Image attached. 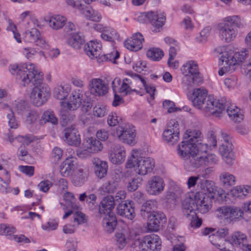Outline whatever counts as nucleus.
<instances>
[{
  "label": "nucleus",
  "instance_id": "obj_5",
  "mask_svg": "<svg viewBox=\"0 0 251 251\" xmlns=\"http://www.w3.org/2000/svg\"><path fill=\"white\" fill-rule=\"evenodd\" d=\"M243 27L240 17L232 16L226 18L224 22L218 25V29L222 39L229 43L237 36L238 29Z\"/></svg>",
  "mask_w": 251,
  "mask_h": 251
},
{
  "label": "nucleus",
  "instance_id": "obj_13",
  "mask_svg": "<svg viewBox=\"0 0 251 251\" xmlns=\"http://www.w3.org/2000/svg\"><path fill=\"white\" fill-rule=\"evenodd\" d=\"M85 100L82 90L76 89L72 92L69 100L67 103L64 101H60V103L64 108L66 106L69 110H75L80 106L82 102H84Z\"/></svg>",
  "mask_w": 251,
  "mask_h": 251
},
{
  "label": "nucleus",
  "instance_id": "obj_35",
  "mask_svg": "<svg viewBox=\"0 0 251 251\" xmlns=\"http://www.w3.org/2000/svg\"><path fill=\"white\" fill-rule=\"evenodd\" d=\"M128 236V232L125 229L116 233V244L120 250L123 249L126 245Z\"/></svg>",
  "mask_w": 251,
  "mask_h": 251
},
{
  "label": "nucleus",
  "instance_id": "obj_27",
  "mask_svg": "<svg viewBox=\"0 0 251 251\" xmlns=\"http://www.w3.org/2000/svg\"><path fill=\"white\" fill-rule=\"evenodd\" d=\"M75 168L74 158H66L60 166V172L64 177L68 176L75 171Z\"/></svg>",
  "mask_w": 251,
  "mask_h": 251
},
{
  "label": "nucleus",
  "instance_id": "obj_25",
  "mask_svg": "<svg viewBox=\"0 0 251 251\" xmlns=\"http://www.w3.org/2000/svg\"><path fill=\"white\" fill-rule=\"evenodd\" d=\"M25 39L29 42L35 43L36 45L42 47L45 44V41L41 36L40 32L36 28H32L25 31Z\"/></svg>",
  "mask_w": 251,
  "mask_h": 251
},
{
  "label": "nucleus",
  "instance_id": "obj_16",
  "mask_svg": "<svg viewBox=\"0 0 251 251\" xmlns=\"http://www.w3.org/2000/svg\"><path fill=\"white\" fill-rule=\"evenodd\" d=\"M89 89L95 96H103L108 91V85L100 78H92L89 82Z\"/></svg>",
  "mask_w": 251,
  "mask_h": 251
},
{
  "label": "nucleus",
  "instance_id": "obj_31",
  "mask_svg": "<svg viewBox=\"0 0 251 251\" xmlns=\"http://www.w3.org/2000/svg\"><path fill=\"white\" fill-rule=\"evenodd\" d=\"M220 183L225 188H229L235 184L236 177L228 172H223L219 175Z\"/></svg>",
  "mask_w": 251,
  "mask_h": 251
},
{
  "label": "nucleus",
  "instance_id": "obj_60",
  "mask_svg": "<svg viewBox=\"0 0 251 251\" xmlns=\"http://www.w3.org/2000/svg\"><path fill=\"white\" fill-rule=\"evenodd\" d=\"M7 119L8 125L11 128H16L18 126V124L16 121L13 111L11 113L7 114Z\"/></svg>",
  "mask_w": 251,
  "mask_h": 251
},
{
  "label": "nucleus",
  "instance_id": "obj_48",
  "mask_svg": "<svg viewBox=\"0 0 251 251\" xmlns=\"http://www.w3.org/2000/svg\"><path fill=\"white\" fill-rule=\"evenodd\" d=\"M102 39L110 42H114L119 37L118 33L112 29H106L103 30L101 34Z\"/></svg>",
  "mask_w": 251,
  "mask_h": 251
},
{
  "label": "nucleus",
  "instance_id": "obj_18",
  "mask_svg": "<svg viewBox=\"0 0 251 251\" xmlns=\"http://www.w3.org/2000/svg\"><path fill=\"white\" fill-rule=\"evenodd\" d=\"M117 210L118 215L129 220H132L135 216L132 201H125L120 203L117 207Z\"/></svg>",
  "mask_w": 251,
  "mask_h": 251
},
{
  "label": "nucleus",
  "instance_id": "obj_43",
  "mask_svg": "<svg viewBox=\"0 0 251 251\" xmlns=\"http://www.w3.org/2000/svg\"><path fill=\"white\" fill-rule=\"evenodd\" d=\"M248 50L245 49L244 51L235 52L234 55L229 54L227 53L226 57H228V60L235 61V65L236 64H240L243 63L244 60L247 58L248 54Z\"/></svg>",
  "mask_w": 251,
  "mask_h": 251
},
{
  "label": "nucleus",
  "instance_id": "obj_33",
  "mask_svg": "<svg viewBox=\"0 0 251 251\" xmlns=\"http://www.w3.org/2000/svg\"><path fill=\"white\" fill-rule=\"evenodd\" d=\"M66 21L64 17L60 15L52 16L49 21V26L52 29L58 30L63 27Z\"/></svg>",
  "mask_w": 251,
  "mask_h": 251
},
{
  "label": "nucleus",
  "instance_id": "obj_14",
  "mask_svg": "<svg viewBox=\"0 0 251 251\" xmlns=\"http://www.w3.org/2000/svg\"><path fill=\"white\" fill-rule=\"evenodd\" d=\"M216 233V235L212 234L209 236V240L211 244L221 251H230L226 249V243L228 244V243L223 239L228 234V229L227 228H220Z\"/></svg>",
  "mask_w": 251,
  "mask_h": 251
},
{
  "label": "nucleus",
  "instance_id": "obj_44",
  "mask_svg": "<svg viewBox=\"0 0 251 251\" xmlns=\"http://www.w3.org/2000/svg\"><path fill=\"white\" fill-rule=\"evenodd\" d=\"M82 13L89 20L94 22H98L101 19L100 15L89 6L82 9Z\"/></svg>",
  "mask_w": 251,
  "mask_h": 251
},
{
  "label": "nucleus",
  "instance_id": "obj_40",
  "mask_svg": "<svg viewBox=\"0 0 251 251\" xmlns=\"http://www.w3.org/2000/svg\"><path fill=\"white\" fill-rule=\"evenodd\" d=\"M119 187V185L114 183L111 180L103 184V185L100 188L99 192L101 195H104L105 194L113 193Z\"/></svg>",
  "mask_w": 251,
  "mask_h": 251
},
{
  "label": "nucleus",
  "instance_id": "obj_50",
  "mask_svg": "<svg viewBox=\"0 0 251 251\" xmlns=\"http://www.w3.org/2000/svg\"><path fill=\"white\" fill-rule=\"evenodd\" d=\"M41 120L44 121V123L49 122L53 125H56L58 123V119L55 116L52 111L47 110L44 112L41 117Z\"/></svg>",
  "mask_w": 251,
  "mask_h": 251
},
{
  "label": "nucleus",
  "instance_id": "obj_24",
  "mask_svg": "<svg viewBox=\"0 0 251 251\" xmlns=\"http://www.w3.org/2000/svg\"><path fill=\"white\" fill-rule=\"evenodd\" d=\"M115 204L113 196L109 195L103 197L99 205V214L102 215L105 214L107 212H113Z\"/></svg>",
  "mask_w": 251,
  "mask_h": 251
},
{
  "label": "nucleus",
  "instance_id": "obj_10",
  "mask_svg": "<svg viewBox=\"0 0 251 251\" xmlns=\"http://www.w3.org/2000/svg\"><path fill=\"white\" fill-rule=\"evenodd\" d=\"M179 128L178 122L171 120L168 123L166 129L163 132L162 137L164 141L170 145H174L179 139Z\"/></svg>",
  "mask_w": 251,
  "mask_h": 251
},
{
  "label": "nucleus",
  "instance_id": "obj_15",
  "mask_svg": "<svg viewBox=\"0 0 251 251\" xmlns=\"http://www.w3.org/2000/svg\"><path fill=\"white\" fill-rule=\"evenodd\" d=\"M165 183L163 179L159 176H153L148 181L147 190L152 195H158L164 189Z\"/></svg>",
  "mask_w": 251,
  "mask_h": 251
},
{
  "label": "nucleus",
  "instance_id": "obj_20",
  "mask_svg": "<svg viewBox=\"0 0 251 251\" xmlns=\"http://www.w3.org/2000/svg\"><path fill=\"white\" fill-rule=\"evenodd\" d=\"M144 41L143 35L140 33L137 32L133 34L130 39L125 41V46L128 50L136 51L142 48V42Z\"/></svg>",
  "mask_w": 251,
  "mask_h": 251
},
{
  "label": "nucleus",
  "instance_id": "obj_34",
  "mask_svg": "<svg viewBox=\"0 0 251 251\" xmlns=\"http://www.w3.org/2000/svg\"><path fill=\"white\" fill-rule=\"evenodd\" d=\"M84 42L83 36L80 32H77L72 35L68 40V44L75 49H80Z\"/></svg>",
  "mask_w": 251,
  "mask_h": 251
},
{
  "label": "nucleus",
  "instance_id": "obj_26",
  "mask_svg": "<svg viewBox=\"0 0 251 251\" xmlns=\"http://www.w3.org/2000/svg\"><path fill=\"white\" fill-rule=\"evenodd\" d=\"M94 165V171L96 176L99 178H103L107 174L108 164L106 161L100 160L98 158H94L92 160Z\"/></svg>",
  "mask_w": 251,
  "mask_h": 251
},
{
  "label": "nucleus",
  "instance_id": "obj_19",
  "mask_svg": "<svg viewBox=\"0 0 251 251\" xmlns=\"http://www.w3.org/2000/svg\"><path fill=\"white\" fill-rule=\"evenodd\" d=\"M150 23L153 26L152 31L154 32H160L166 21L164 13L150 11Z\"/></svg>",
  "mask_w": 251,
  "mask_h": 251
},
{
  "label": "nucleus",
  "instance_id": "obj_12",
  "mask_svg": "<svg viewBox=\"0 0 251 251\" xmlns=\"http://www.w3.org/2000/svg\"><path fill=\"white\" fill-rule=\"evenodd\" d=\"M148 217V228L151 231H158L167 221L164 214L159 211H152Z\"/></svg>",
  "mask_w": 251,
  "mask_h": 251
},
{
  "label": "nucleus",
  "instance_id": "obj_22",
  "mask_svg": "<svg viewBox=\"0 0 251 251\" xmlns=\"http://www.w3.org/2000/svg\"><path fill=\"white\" fill-rule=\"evenodd\" d=\"M100 216L101 217H103L102 225L105 230L108 233L112 232L117 224L115 214L113 212H110Z\"/></svg>",
  "mask_w": 251,
  "mask_h": 251
},
{
  "label": "nucleus",
  "instance_id": "obj_1",
  "mask_svg": "<svg viewBox=\"0 0 251 251\" xmlns=\"http://www.w3.org/2000/svg\"><path fill=\"white\" fill-rule=\"evenodd\" d=\"M9 70L23 86H26L29 84L34 86L30 95L34 105L40 106L49 98L50 89L46 84L42 82L43 75L34 64H13L10 66Z\"/></svg>",
  "mask_w": 251,
  "mask_h": 251
},
{
  "label": "nucleus",
  "instance_id": "obj_63",
  "mask_svg": "<svg viewBox=\"0 0 251 251\" xmlns=\"http://www.w3.org/2000/svg\"><path fill=\"white\" fill-rule=\"evenodd\" d=\"M193 147L197 149L199 153L202 154H206V152L208 150V144L199 142L193 145Z\"/></svg>",
  "mask_w": 251,
  "mask_h": 251
},
{
  "label": "nucleus",
  "instance_id": "obj_17",
  "mask_svg": "<svg viewBox=\"0 0 251 251\" xmlns=\"http://www.w3.org/2000/svg\"><path fill=\"white\" fill-rule=\"evenodd\" d=\"M65 142L69 145L77 146L80 144V136L75 126L72 125L64 130Z\"/></svg>",
  "mask_w": 251,
  "mask_h": 251
},
{
  "label": "nucleus",
  "instance_id": "obj_38",
  "mask_svg": "<svg viewBox=\"0 0 251 251\" xmlns=\"http://www.w3.org/2000/svg\"><path fill=\"white\" fill-rule=\"evenodd\" d=\"M86 146L89 152L95 153L100 151L102 149V145L100 141L93 137L89 138L86 141Z\"/></svg>",
  "mask_w": 251,
  "mask_h": 251
},
{
  "label": "nucleus",
  "instance_id": "obj_62",
  "mask_svg": "<svg viewBox=\"0 0 251 251\" xmlns=\"http://www.w3.org/2000/svg\"><path fill=\"white\" fill-rule=\"evenodd\" d=\"M26 121L29 124L34 123L39 117V114L35 111H31L27 113Z\"/></svg>",
  "mask_w": 251,
  "mask_h": 251
},
{
  "label": "nucleus",
  "instance_id": "obj_4",
  "mask_svg": "<svg viewBox=\"0 0 251 251\" xmlns=\"http://www.w3.org/2000/svg\"><path fill=\"white\" fill-rule=\"evenodd\" d=\"M126 165L127 168H134L137 174L144 176L152 172L155 166V162L151 157L141 156L137 150H133Z\"/></svg>",
  "mask_w": 251,
  "mask_h": 251
},
{
  "label": "nucleus",
  "instance_id": "obj_29",
  "mask_svg": "<svg viewBox=\"0 0 251 251\" xmlns=\"http://www.w3.org/2000/svg\"><path fill=\"white\" fill-rule=\"evenodd\" d=\"M227 52L226 51L222 52V55L221 56L220 60L221 61L225 64L224 67H222L218 72V74L220 75H223L225 73L228 72L229 71H232L235 70V61H232V60H228V57H226Z\"/></svg>",
  "mask_w": 251,
  "mask_h": 251
},
{
  "label": "nucleus",
  "instance_id": "obj_23",
  "mask_svg": "<svg viewBox=\"0 0 251 251\" xmlns=\"http://www.w3.org/2000/svg\"><path fill=\"white\" fill-rule=\"evenodd\" d=\"M101 45L97 41H90L84 46V50L91 59L100 57L101 55Z\"/></svg>",
  "mask_w": 251,
  "mask_h": 251
},
{
  "label": "nucleus",
  "instance_id": "obj_2",
  "mask_svg": "<svg viewBox=\"0 0 251 251\" xmlns=\"http://www.w3.org/2000/svg\"><path fill=\"white\" fill-rule=\"evenodd\" d=\"M193 197L194 196L192 195L185 197L182 201V210L184 215L190 221V226L197 228L201 226L202 220L197 215L196 211L206 213L211 208V205L209 204L208 198H203V200H201L199 194L194 197L195 199H193Z\"/></svg>",
  "mask_w": 251,
  "mask_h": 251
},
{
  "label": "nucleus",
  "instance_id": "obj_42",
  "mask_svg": "<svg viewBox=\"0 0 251 251\" xmlns=\"http://www.w3.org/2000/svg\"><path fill=\"white\" fill-rule=\"evenodd\" d=\"M222 137L224 140V142L220 146L219 148V151L222 156L230 153L232 151V144L228 142V137L226 133L222 134Z\"/></svg>",
  "mask_w": 251,
  "mask_h": 251
},
{
  "label": "nucleus",
  "instance_id": "obj_9",
  "mask_svg": "<svg viewBox=\"0 0 251 251\" xmlns=\"http://www.w3.org/2000/svg\"><path fill=\"white\" fill-rule=\"evenodd\" d=\"M198 187L201 192H198L194 194L193 193L187 194L185 197L191 195L195 197L197 194H199V196L201 200H203V198H208L209 199V204H210V199L214 198V194L216 191V187L214 182L211 180H206L204 179H201L199 180L198 183ZM192 199H195V197H193Z\"/></svg>",
  "mask_w": 251,
  "mask_h": 251
},
{
  "label": "nucleus",
  "instance_id": "obj_59",
  "mask_svg": "<svg viewBox=\"0 0 251 251\" xmlns=\"http://www.w3.org/2000/svg\"><path fill=\"white\" fill-rule=\"evenodd\" d=\"M211 28L210 27L207 26L204 28L200 33V37L197 38V40L201 43H203L206 41L207 38L210 35Z\"/></svg>",
  "mask_w": 251,
  "mask_h": 251
},
{
  "label": "nucleus",
  "instance_id": "obj_56",
  "mask_svg": "<svg viewBox=\"0 0 251 251\" xmlns=\"http://www.w3.org/2000/svg\"><path fill=\"white\" fill-rule=\"evenodd\" d=\"M142 179L139 177L133 178L131 181L128 182L127 189L129 191H134L138 189L139 184L140 183Z\"/></svg>",
  "mask_w": 251,
  "mask_h": 251
},
{
  "label": "nucleus",
  "instance_id": "obj_36",
  "mask_svg": "<svg viewBox=\"0 0 251 251\" xmlns=\"http://www.w3.org/2000/svg\"><path fill=\"white\" fill-rule=\"evenodd\" d=\"M234 197L242 199L251 193V187L249 186H237L231 191Z\"/></svg>",
  "mask_w": 251,
  "mask_h": 251
},
{
  "label": "nucleus",
  "instance_id": "obj_7",
  "mask_svg": "<svg viewBox=\"0 0 251 251\" xmlns=\"http://www.w3.org/2000/svg\"><path fill=\"white\" fill-rule=\"evenodd\" d=\"M199 107L197 108L201 109L205 114L220 116L226 107V102L223 100H216L212 96H207Z\"/></svg>",
  "mask_w": 251,
  "mask_h": 251
},
{
  "label": "nucleus",
  "instance_id": "obj_45",
  "mask_svg": "<svg viewBox=\"0 0 251 251\" xmlns=\"http://www.w3.org/2000/svg\"><path fill=\"white\" fill-rule=\"evenodd\" d=\"M157 207V202L153 200L147 201L143 203L141 208V214L146 216V214H151Z\"/></svg>",
  "mask_w": 251,
  "mask_h": 251
},
{
  "label": "nucleus",
  "instance_id": "obj_58",
  "mask_svg": "<svg viewBox=\"0 0 251 251\" xmlns=\"http://www.w3.org/2000/svg\"><path fill=\"white\" fill-rule=\"evenodd\" d=\"M163 106L164 108L167 109L169 113H172L175 111L180 110V108L175 107V103L169 100H165L163 102Z\"/></svg>",
  "mask_w": 251,
  "mask_h": 251
},
{
  "label": "nucleus",
  "instance_id": "obj_37",
  "mask_svg": "<svg viewBox=\"0 0 251 251\" xmlns=\"http://www.w3.org/2000/svg\"><path fill=\"white\" fill-rule=\"evenodd\" d=\"M239 109L235 105L228 106L226 112L229 118L234 122H240L243 119V116L239 112Z\"/></svg>",
  "mask_w": 251,
  "mask_h": 251
},
{
  "label": "nucleus",
  "instance_id": "obj_8",
  "mask_svg": "<svg viewBox=\"0 0 251 251\" xmlns=\"http://www.w3.org/2000/svg\"><path fill=\"white\" fill-rule=\"evenodd\" d=\"M134 245L141 251H160L161 241L157 235L152 234L135 240Z\"/></svg>",
  "mask_w": 251,
  "mask_h": 251
},
{
  "label": "nucleus",
  "instance_id": "obj_52",
  "mask_svg": "<svg viewBox=\"0 0 251 251\" xmlns=\"http://www.w3.org/2000/svg\"><path fill=\"white\" fill-rule=\"evenodd\" d=\"M113 50L109 52L101 54L100 56V58L101 59L102 61H112L115 60L119 57V52L113 49Z\"/></svg>",
  "mask_w": 251,
  "mask_h": 251
},
{
  "label": "nucleus",
  "instance_id": "obj_51",
  "mask_svg": "<svg viewBox=\"0 0 251 251\" xmlns=\"http://www.w3.org/2000/svg\"><path fill=\"white\" fill-rule=\"evenodd\" d=\"M53 94L56 99L62 100L67 97L68 90L62 86H58L54 88Z\"/></svg>",
  "mask_w": 251,
  "mask_h": 251
},
{
  "label": "nucleus",
  "instance_id": "obj_53",
  "mask_svg": "<svg viewBox=\"0 0 251 251\" xmlns=\"http://www.w3.org/2000/svg\"><path fill=\"white\" fill-rule=\"evenodd\" d=\"M93 112L94 115L97 117H103L106 113V106L103 104L98 103L93 107Z\"/></svg>",
  "mask_w": 251,
  "mask_h": 251
},
{
  "label": "nucleus",
  "instance_id": "obj_3",
  "mask_svg": "<svg viewBox=\"0 0 251 251\" xmlns=\"http://www.w3.org/2000/svg\"><path fill=\"white\" fill-rule=\"evenodd\" d=\"M177 153L184 161L185 169L192 171L205 164V156L198 152L191 144L183 142L177 146Z\"/></svg>",
  "mask_w": 251,
  "mask_h": 251
},
{
  "label": "nucleus",
  "instance_id": "obj_54",
  "mask_svg": "<svg viewBox=\"0 0 251 251\" xmlns=\"http://www.w3.org/2000/svg\"><path fill=\"white\" fill-rule=\"evenodd\" d=\"M16 231V228L10 225L4 224H0V235H10Z\"/></svg>",
  "mask_w": 251,
  "mask_h": 251
},
{
  "label": "nucleus",
  "instance_id": "obj_39",
  "mask_svg": "<svg viewBox=\"0 0 251 251\" xmlns=\"http://www.w3.org/2000/svg\"><path fill=\"white\" fill-rule=\"evenodd\" d=\"M87 179V172H84L82 169H79L73 176L72 182L75 186H80L86 181Z\"/></svg>",
  "mask_w": 251,
  "mask_h": 251
},
{
  "label": "nucleus",
  "instance_id": "obj_57",
  "mask_svg": "<svg viewBox=\"0 0 251 251\" xmlns=\"http://www.w3.org/2000/svg\"><path fill=\"white\" fill-rule=\"evenodd\" d=\"M122 176V171L120 169H115L113 170L111 174V181L119 185Z\"/></svg>",
  "mask_w": 251,
  "mask_h": 251
},
{
  "label": "nucleus",
  "instance_id": "obj_6",
  "mask_svg": "<svg viewBox=\"0 0 251 251\" xmlns=\"http://www.w3.org/2000/svg\"><path fill=\"white\" fill-rule=\"evenodd\" d=\"M181 72L183 75L182 83L187 89L195 84H201L203 81L198 64L194 60H190L184 64L181 68Z\"/></svg>",
  "mask_w": 251,
  "mask_h": 251
},
{
  "label": "nucleus",
  "instance_id": "obj_47",
  "mask_svg": "<svg viewBox=\"0 0 251 251\" xmlns=\"http://www.w3.org/2000/svg\"><path fill=\"white\" fill-rule=\"evenodd\" d=\"M15 109L18 114L26 115L30 110L29 104L25 101H15L14 103Z\"/></svg>",
  "mask_w": 251,
  "mask_h": 251
},
{
  "label": "nucleus",
  "instance_id": "obj_41",
  "mask_svg": "<svg viewBox=\"0 0 251 251\" xmlns=\"http://www.w3.org/2000/svg\"><path fill=\"white\" fill-rule=\"evenodd\" d=\"M125 79L133 92L136 91V87H139L138 85L143 81V78L138 75H130L129 77L125 78Z\"/></svg>",
  "mask_w": 251,
  "mask_h": 251
},
{
  "label": "nucleus",
  "instance_id": "obj_46",
  "mask_svg": "<svg viewBox=\"0 0 251 251\" xmlns=\"http://www.w3.org/2000/svg\"><path fill=\"white\" fill-rule=\"evenodd\" d=\"M147 56L152 61H158L164 56V52L159 48H152L147 51Z\"/></svg>",
  "mask_w": 251,
  "mask_h": 251
},
{
  "label": "nucleus",
  "instance_id": "obj_30",
  "mask_svg": "<svg viewBox=\"0 0 251 251\" xmlns=\"http://www.w3.org/2000/svg\"><path fill=\"white\" fill-rule=\"evenodd\" d=\"M126 152L123 147L120 146H115V152L111 154L110 159L113 164H120L122 163L125 160Z\"/></svg>",
  "mask_w": 251,
  "mask_h": 251
},
{
  "label": "nucleus",
  "instance_id": "obj_55",
  "mask_svg": "<svg viewBox=\"0 0 251 251\" xmlns=\"http://www.w3.org/2000/svg\"><path fill=\"white\" fill-rule=\"evenodd\" d=\"M75 116L68 113L62 114L61 115V123L63 126H65L72 123L75 120Z\"/></svg>",
  "mask_w": 251,
  "mask_h": 251
},
{
  "label": "nucleus",
  "instance_id": "obj_49",
  "mask_svg": "<svg viewBox=\"0 0 251 251\" xmlns=\"http://www.w3.org/2000/svg\"><path fill=\"white\" fill-rule=\"evenodd\" d=\"M220 217L221 219L226 220V222L230 223L233 221L231 215L230 207H222L218 209Z\"/></svg>",
  "mask_w": 251,
  "mask_h": 251
},
{
  "label": "nucleus",
  "instance_id": "obj_64",
  "mask_svg": "<svg viewBox=\"0 0 251 251\" xmlns=\"http://www.w3.org/2000/svg\"><path fill=\"white\" fill-rule=\"evenodd\" d=\"M51 186L52 183L49 180H44L38 184V188L40 191L47 192Z\"/></svg>",
  "mask_w": 251,
  "mask_h": 251
},
{
  "label": "nucleus",
  "instance_id": "obj_28",
  "mask_svg": "<svg viewBox=\"0 0 251 251\" xmlns=\"http://www.w3.org/2000/svg\"><path fill=\"white\" fill-rule=\"evenodd\" d=\"M184 140L178 145L185 142V144H191L193 146L197 142L201 141V132L198 130H187L184 135Z\"/></svg>",
  "mask_w": 251,
  "mask_h": 251
},
{
  "label": "nucleus",
  "instance_id": "obj_61",
  "mask_svg": "<svg viewBox=\"0 0 251 251\" xmlns=\"http://www.w3.org/2000/svg\"><path fill=\"white\" fill-rule=\"evenodd\" d=\"M73 217L74 222H77L78 225L83 224L87 221L85 215L79 211H75Z\"/></svg>",
  "mask_w": 251,
  "mask_h": 251
},
{
  "label": "nucleus",
  "instance_id": "obj_32",
  "mask_svg": "<svg viewBox=\"0 0 251 251\" xmlns=\"http://www.w3.org/2000/svg\"><path fill=\"white\" fill-rule=\"evenodd\" d=\"M247 236L244 233L237 231L234 232L231 236L232 243L236 247L240 248L247 242Z\"/></svg>",
  "mask_w": 251,
  "mask_h": 251
},
{
  "label": "nucleus",
  "instance_id": "obj_11",
  "mask_svg": "<svg viewBox=\"0 0 251 251\" xmlns=\"http://www.w3.org/2000/svg\"><path fill=\"white\" fill-rule=\"evenodd\" d=\"M116 133L123 143L131 145L135 144V129L132 126H119Z\"/></svg>",
  "mask_w": 251,
  "mask_h": 251
},
{
  "label": "nucleus",
  "instance_id": "obj_21",
  "mask_svg": "<svg viewBox=\"0 0 251 251\" xmlns=\"http://www.w3.org/2000/svg\"><path fill=\"white\" fill-rule=\"evenodd\" d=\"M208 92L203 88H195L189 97V100L194 107L197 108L202 103V101L207 98Z\"/></svg>",
  "mask_w": 251,
  "mask_h": 251
}]
</instances>
